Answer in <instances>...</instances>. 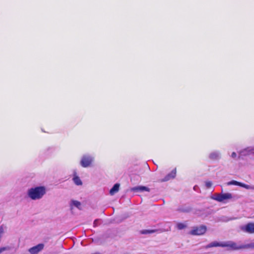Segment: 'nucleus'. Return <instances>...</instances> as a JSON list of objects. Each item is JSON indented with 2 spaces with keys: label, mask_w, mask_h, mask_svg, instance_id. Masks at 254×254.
I'll use <instances>...</instances> for the list:
<instances>
[{
  "label": "nucleus",
  "mask_w": 254,
  "mask_h": 254,
  "mask_svg": "<svg viewBox=\"0 0 254 254\" xmlns=\"http://www.w3.org/2000/svg\"><path fill=\"white\" fill-rule=\"evenodd\" d=\"M120 188V184H116L114 185L113 188L110 190V194L113 195L114 194L118 192Z\"/></svg>",
  "instance_id": "obj_14"
},
{
  "label": "nucleus",
  "mask_w": 254,
  "mask_h": 254,
  "mask_svg": "<svg viewBox=\"0 0 254 254\" xmlns=\"http://www.w3.org/2000/svg\"><path fill=\"white\" fill-rule=\"evenodd\" d=\"M242 153H243V154L244 155L254 153V149L248 148L244 150L242 152Z\"/></svg>",
  "instance_id": "obj_16"
},
{
  "label": "nucleus",
  "mask_w": 254,
  "mask_h": 254,
  "mask_svg": "<svg viewBox=\"0 0 254 254\" xmlns=\"http://www.w3.org/2000/svg\"><path fill=\"white\" fill-rule=\"evenodd\" d=\"M222 245H223V242H218L217 241H214V242L210 243L208 245H207L206 246V248H209L216 247H222Z\"/></svg>",
  "instance_id": "obj_13"
},
{
  "label": "nucleus",
  "mask_w": 254,
  "mask_h": 254,
  "mask_svg": "<svg viewBox=\"0 0 254 254\" xmlns=\"http://www.w3.org/2000/svg\"><path fill=\"white\" fill-rule=\"evenodd\" d=\"M227 185L228 186H230V185L238 186H240L241 187L244 188L247 190H254V186L246 185L244 183H240V182H237L235 180H232L231 181L227 182Z\"/></svg>",
  "instance_id": "obj_7"
},
{
  "label": "nucleus",
  "mask_w": 254,
  "mask_h": 254,
  "mask_svg": "<svg viewBox=\"0 0 254 254\" xmlns=\"http://www.w3.org/2000/svg\"><path fill=\"white\" fill-rule=\"evenodd\" d=\"M206 227L204 225H201L198 227H195L190 232L192 235H201L204 234L206 231Z\"/></svg>",
  "instance_id": "obj_5"
},
{
  "label": "nucleus",
  "mask_w": 254,
  "mask_h": 254,
  "mask_svg": "<svg viewBox=\"0 0 254 254\" xmlns=\"http://www.w3.org/2000/svg\"><path fill=\"white\" fill-rule=\"evenodd\" d=\"M73 181L74 183L77 186H80L82 184L81 180L76 175L75 173H74V177L73 178Z\"/></svg>",
  "instance_id": "obj_15"
},
{
  "label": "nucleus",
  "mask_w": 254,
  "mask_h": 254,
  "mask_svg": "<svg viewBox=\"0 0 254 254\" xmlns=\"http://www.w3.org/2000/svg\"><path fill=\"white\" fill-rule=\"evenodd\" d=\"M186 227V225L182 223H178L177 224V228L179 230H182L185 229Z\"/></svg>",
  "instance_id": "obj_18"
},
{
  "label": "nucleus",
  "mask_w": 254,
  "mask_h": 254,
  "mask_svg": "<svg viewBox=\"0 0 254 254\" xmlns=\"http://www.w3.org/2000/svg\"><path fill=\"white\" fill-rule=\"evenodd\" d=\"M236 156H237V154H236V153L235 152H233V153H232V154H231V157H232V158H236Z\"/></svg>",
  "instance_id": "obj_22"
},
{
  "label": "nucleus",
  "mask_w": 254,
  "mask_h": 254,
  "mask_svg": "<svg viewBox=\"0 0 254 254\" xmlns=\"http://www.w3.org/2000/svg\"><path fill=\"white\" fill-rule=\"evenodd\" d=\"M96 221H96V220H95V221H94V224L95 225V223H96Z\"/></svg>",
  "instance_id": "obj_24"
},
{
  "label": "nucleus",
  "mask_w": 254,
  "mask_h": 254,
  "mask_svg": "<svg viewBox=\"0 0 254 254\" xmlns=\"http://www.w3.org/2000/svg\"><path fill=\"white\" fill-rule=\"evenodd\" d=\"M242 249H248V248H254V242L248 244L247 245H241Z\"/></svg>",
  "instance_id": "obj_17"
},
{
  "label": "nucleus",
  "mask_w": 254,
  "mask_h": 254,
  "mask_svg": "<svg viewBox=\"0 0 254 254\" xmlns=\"http://www.w3.org/2000/svg\"><path fill=\"white\" fill-rule=\"evenodd\" d=\"M70 208L72 210L74 208H77L78 209H81V203L75 200H71L69 203Z\"/></svg>",
  "instance_id": "obj_9"
},
{
  "label": "nucleus",
  "mask_w": 254,
  "mask_h": 254,
  "mask_svg": "<svg viewBox=\"0 0 254 254\" xmlns=\"http://www.w3.org/2000/svg\"><path fill=\"white\" fill-rule=\"evenodd\" d=\"M44 246L45 245L43 244H39L29 249L28 251L30 254H38L44 249Z\"/></svg>",
  "instance_id": "obj_6"
},
{
  "label": "nucleus",
  "mask_w": 254,
  "mask_h": 254,
  "mask_svg": "<svg viewBox=\"0 0 254 254\" xmlns=\"http://www.w3.org/2000/svg\"><path fill=\"white\" fill-rule=\"evenodd\" d=\"M212 183L210 181L205 182V186L207 188H210L212 186Z\"/></svg>",
  "instance_id": "obj_21"
},
{
  "label": "nucleus",
  "mask_w": 254,
  "mask_h": 254,
  "mask_svg": "<svg viewBox=\"0 0 254 254\" xmlns=\"http://www.w3.org/2000/svg\"><path fill=\"white\" fill-rule=\"evenodd\" d=\"M222 247L227 248L228 250L229 251H237L242 249L241 245L231 241L223 242Z\"/></svg>",
  "instance_id": "obj_3"
},
{
  "label": "nucleus",
  "mask_w": 254,
  "mask_h": 254,
  "mask_svg": "<svg viewBox=\"0 0 254 254\" xmlns=\"http://www.w3.org/2000/svg\"><path fill=\"white\" fill-rule=\"evenodd\" d=\"M209 157L211 160H217L220 159V153L217 151H214L210 153Z\"/></svg>",
  "instance_id": "obj_12"
},
{
  "label": "nucleus",
  "mask_w": 254,
  "mask_h": 254,
  "mask_svg": "<svg viewBox=\"0 0 254 254\" xmlns=\"http://www.w3.org/2000/svg\"><path fill=\"white\" fill-rule=\"evenodd\" d=\"M46 193V188L44 186H37L29 189L27 191L28 198L32 200L42 199Z\"/></svg>",
  "instance_id": "obj_1"
},
{
  "label": "nucleus",
  "mask_w": 254,
  "mask_h": 254,
  "mask_svg": "<svg viewBox=\"0 0 254 254\" xmlns=\"http://www.w3.org/2000/svg\"><path fill=\"white\" fill-rule=\"evenodd\" d=\"M176 175V169L173 170L170 173L168 174L164 179H163L161 182H166L175 177Z\"/></svg>",
  "instance_id": "obj_10"
},
{
  "label": "nucleus",
  "mask_w": 254,
  "mask_h": 254,
  "mask_svg": "<svg viewBox=\"0 0 254 254\" xmlns=\"http://www.w3.org/2000/svg\"><path fill=\"white\" fill-rule=\"evenodd\" d=\"M131 190L133 191H146L149 192L150 191V189L148 188L145 187V186H141L133 187L131 189Z\"/></svg>",
  "instance_id": "obj_11"
},
{
  "label": "nucleus",
  "mask_w": 254,
  "mask_h": 254,
  "mask_svg": "<svg viewBox=\"0 0 254 254\" xmlns=\"http://www.w3.org/2000/svg\"><path fill=\"white\" fill-rule=\"evenodd\" d=\"M212 198L218 202L226 203L227 200L233 198V195L229 192L215 193L212 197Z\"/></svg>",
  "instance_id": "obj_2"
},
{
  "label": "nucleus",
  "mask_w": 254,
  "mask_h": 254,
  "mask_svg": "<svg viewBox=\"0 0 254 254\" xmlns=\"http://www.w3.org/2000/svg\"><path fill=\"white\" fill-rule=\"evenodd\" d=\"M155 232V230H144L141 231V234H152Z\"/></svg>",
  "instance_id": "obj_19"
},
{
  "label": "nucleus",
  "mask_w": 254,
  "mask_h": 254,
  "mask_svg": "<svg viewBox=\"0 0 254 254\" xmlns=\"http://www.w3.org/2000/svg\"><path fill=\"white\" fill-rule=\"evenodd\" d=\"M241 229L244 232L249 234L254 233V223H249L241 227Z\"/></svg>",
  "instance_id": "obj_8"
},
{
  "label": "nucleus",
  "mask_w": 254,
  "mask_h": 254,
  "mask_svg": "<svg viewBox=\"0 0 254 254\" xmlns=\"http://www.w3.org/2000/svg\"><path fill=\"white\" fill-rule=\"evenodd\" d=\"M94 161V157L88 155H83L80 160V164L84 168L90 167Z\"/></svg>",
  "instance_id": "obj_4"
},
{
  "label": "nucleus",
  "mask_w": 254,
  "mask_h": 254,
  "mask_svg": "<svg viewBox=\"0 0 254 254\" xmlns=\"http://www.w3.org/2000/svg\"><path fill=\"white\" fill-rule=\"evenodd\" d=\"M196 188V186H194V188H193L194 190H195Z\"/></svg>",
  "instance_id": "obj_23"
},
{
  "label": "nucleus",
  "mask_w": 254,
  "mask_h": 254,
  "mask_svg": "<svg viewBox=\"0 0 254 254\" xmlns=\"http://www.w3.org/2000/svg\"><path fill=\"white\" fill-rule=\"evenodd\" d=\"M9 250H10V247L8 246L0 247V254L2 253L4 251H8Z\"/></svg>",
  "instance_id": "obj_20"
}]
</instances>
